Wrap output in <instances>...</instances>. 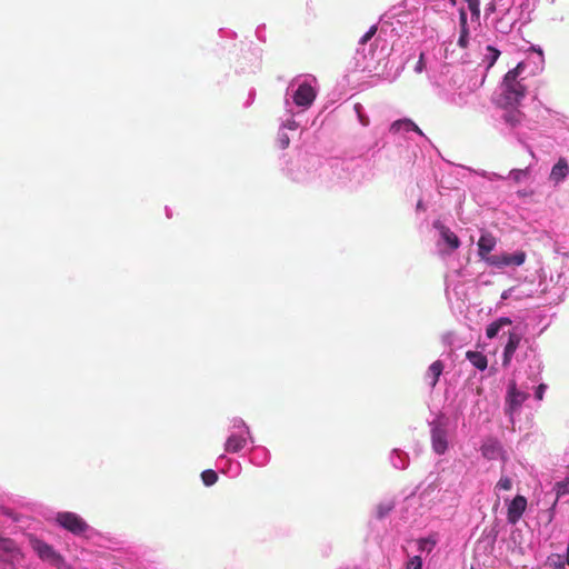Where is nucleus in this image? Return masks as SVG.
Returning <instances> with one entry per match:
<instances>
[{"mask_svg": "<svg viewBox=\"0 0 569 569\" xmlns=\"http://www.w3.org/2000/svg\"><path fill=\"white\" fill-rule=\"evenodd\" d=\"M319 92V83L311 74L295 77L284 93V112L280 118L277 143L284 149L291 137L301 126L300 118L313 104Z\"/></svg>", "mask_w": 569, "mask_h": 569, "instance_id": "1", "label": "nucleus"}, {"mask_svg": "<svg viewBox=\"0 0 569 569\" xmlns=\"http://www.w3.org/2000/svg\"><path fill=\"white\" fill-rule=\"evenodd\" d=\"M377 27L372 26L360 38L356 53L353 56L355 69L360 72L371 73L382 80L395 81L400 71L399 68L395 72L387 71V43L385 40L376 36Z\"/></svg>", "mask_w": 569, "mask_h": 569, "instance_id": "2", "label": "nucleus"}, {"mask_svg": "<svg viewBox=\"0 0 569 569\" xmlns=\"http://www.w3.org/2000/svg\"><path fill=\"white\" fill-rule=\"evenodd\" d=\"M228 432L223 445L226 453H240L249 443H253V436L249 426L239 417H233L230 420Z\"/></svg>", "mask_w": 569, "mask_h": 569, "instance_id": "3", "label": "nucleus"}, {"mask_svg": "<svg viewBox=\"0 0 569 569\" xmlns=\"http://www.w3.org/2000/svg\"><path fill=\"white\" fill-rule=\"evenodd\" d=\"M523 68V62H519L517 67L508 71L503 78L500 103L505 107H513L525 98L526 87L521 83V80H518Z\"/></svg>", "mask_w": 569, "mask_h": 569, "instance_id": "4", "label": "nucleus"}, {"mask_svg": "<svg viewBox=\"0 0 569 569\" xmlns=\"http://www.w3.org/2000/svg\"><path fill=\"white\" fill-rule=\"evenodd\" d=\"M473 89L461 82L460 76H453L451 82L447 87H442L439 97L447 103L462 108L468 104L469 98Z\"/></svg>", "mask_w": 569, "mask_h": 569, "instance_id": "5", "label": "nucleus"}, {"mask_svg": "<svg viewBox=\"0 0 569 569\" xmlns=\"http://www.w3.org/2000/svg\"><path fill=\"white\" fill-rule=\"evenodd\" d=\"M468 7L471 12L470 21H468V14L463 9H461L459 12L460 36L458 39V46L462 49H466L470 46L472 40L471 30L477 29L480 18L478 0H469Z\"/></svg>", "mask_w": 569, "mask_h": 569, "instance_id": "6", "label": "nucleus"}, {"mask_svg": "<svg viewBox=\"0 0 569 569\" xmlns=\"http://www.w3.org/2000/svg\"><path fill=\"white\" fill-rule=\"evenodd\" d=\"M28 541L29 546L41 561L58 569L66 567L64 558L53 548V546L47 543L34 535H29Z\"/></svg>", "mask_w": 569, "mask_h": 569, "instance_id": "7", "label": "nucleus"}, {"mask_svg": "<svg viewBox=\"0 0 569 569\" xmlns=\"http://www.w3.org/2000/svg\"><path fill=\"white\" fill-rule=\"evenodd\" d=\"M23 559L17 543L9 538H0V569H16Z\"/></svg>", "mask_w": 569, "mask_h": 569, "instance_id": "8", "label": "nucleus"}, {"mask_svg": "<svg viewBox=\"0 0 569 569\" xmlns=\"http://www.w3.org/2000/svg\"><path fill=\"white\" fill-rule=\"evenodd\" d=\"M529 386L518 388L516 381H510L508 385L507 397H506V415L513 420V416L520 410L522 403L528 399Z\"/></svg>", "mask_w": 569, "mask_h": 569, "instance_id": "9", "label": "nucleus"}, {"mask_svg": "<svg viewBox=\"0 0 569 569\" xmlns=\"http://www.w3.org/2000/svg\"><path fill=\"white\" fill-rule=\"evenodd\" d=\"M57 523L76 536L91 532L90 526L77 513L70 511L58 512Z\"/></svg>", "mask_w": 569, "mask_h": 569, "instance_id": "10", "label": "nucleus"}, {"mask_svg": "<svg viewBox=\"0 0 569 569\" xmlns=\"http://www.w3.org/2000/svg\"><path fill=\"white\" fill-rule=\"evenodd\" d=\"M502 119L505 123L513 131L517 136L518 140L522 143L526 140L531 139V137L527 133L526 129L529 128L525 116L517 109H510L505 111Z\"/></svg>", "mask_w": 569, "mask_h": 569, "instance_id": "11", "label": "nucleus"}, {"mask_svg": "<svg viewBox=\"0 0 569 569\" xmlns=\"http://www.w3.org/2000/svg\"><path fill=\"white\" fill-rule=\"evenodd\" d=\"M526 261L525 251L501 252L488 258V264L496 268L519 267Z\"/></svg>", "mask_w": 569, "mask_h": 569, "instance_id": "12", "label": "nucleus"}, {"mask_svg": "<svg viewBox=\"0 0 569 569\" xmlns=\"http://www.w3.org/2000/svg\"><path fill=\"white\" fill-rule=\"evenodd\" d=\"M431 427L432 449L438 455H443L448 449L446 425L441 419L433 420Z\"/></svg>", "mask_w": 569, "mask_h": 569, "instance_id": "13", "label": "nucleus"}, {"mask_svg": "<svg viewBox=\"0 0 569 569\" xmlns=\"http://www.w3.org/2000/svg\"><path fill=\"white\" fill-rule=\"evenodd\" d=\"M436 227L439 228L440 238L437 247L441 254H449L459 248L460 240L455 232L445 226H438V223H436Z\"/></svg>", "mask_w": 569, "mask_h": 569, "instance_id": "14", "label": "nucleus"}, {"mask_svg": "<svg viewBox=\"0 0 569 569\" xmlns=\"http://www.w3.org/2000/svg\"><path fill=\"white\" fill-rule=\"evenodd\" d=\"M480 451L483 458L487 460H507L506 451L501 445V442L492 437H489L483 440Z\"/></svg>", "mask_w": 569, "mask_h": 569, "instance_id": "15", "label": "nucleus"}, {"mask_svg": "<svg viewBox=\"0 0 569 569\" xmlns=\"http://www.w3.org/2000/svg\"><path fill=\"white\" fill-rule=\"evenodd\" d=\"M522 340V332L518 330V328H512L508 330V340L503 347L502 352V366L508 367L511 363V360L515 356L516 350L518 349L520 342Z\"/></svg>", "mask_w": 569, "mask_h": 569, "instance_id": "16", "label": "nucleus"}, {"mask_svg": "<svg viewBox=\"0 0 569 569\" xmlns=\"http://www.w3.org/2000/svg\"><path fill=\"white\" fill-rule=\"evenodd\" d=\"M318 166L319 163H298L297 169H288V174L293 181L307 182L317 177Z\"/></svg>", "mask_w": 569, "mask_h": 569, "instance_id": "17", "label": "nucleus"}, {"mask_svg": "<svg viewBox=\"0 0 569 569\" xmlns=\"http://www.w3.org/2000/svg\"><path fill=\"white\" fill-rule=\"evenodd\" d=\"M527 508V499L518 495L507 503V520L511 525H516L522 517Z\"/></svg>", "mask_w": 569, "mask_h": 569, "instance_id": "18", "label": "nucleus"}, {"mask_svg": "<svg viewBox=\"0 0 569 569\" xmlns=\"http://www.w3.org/2000/svg\"><path fill=\"white\" fill-rule=\"evenodd\" d=\"M216 467L230 478H236L241 473V463L236 459L227 457L226 453L217 458Z\"/></svg>", "mask_w": 569, "mask_h": 569, "instance_id": "19", "label": "nucleus"}, {"mask_svg": "<svg viewBox=\"0 0 569 569\" xmlns=\"http://www.w3.org/2000/svg\"><path fill=\"white\" fill-rule=\"evenodd\" d=\"M496 244L497 240L491 233L483 232L480 236L478 241V254L486 263H488V258L493 256L490 254V252L495 249Z\"/></svg>", "mask_w": 569, "mask_h": 569, "instance_id": "20", "label": "nucleus"}, {"mask_svg": "<svg viewBox=\"0 0 569 569\" xmlns=\"http://www.w3.org/2000/svg\"><path fill=\"white\" fill-rule=\"evenodd\" d=\"M249 461L258 467H263L270 461V451L263 446H253L250 450Z\"/></svg>", "mask_w": 569, "mask_h": 569, "instance_id": "21", "label": "nucleus"}, {"mask_svg": "<svg viewBox=\"0 0 569 569\" xmlns=\"http://www.w3.org/2000/svg\"><path fill=\"white\" fill-rule=\"evenodd\" d=\"M443 368H445V366H443L442 361H440V360H436L429 366V368L425 375V381L427 382V385L430 388L436 387V385L439 380V377L441 376V373L443 371Z\"/></svg>", "mask_w": 569, "mask_h": 569, "instance_id": "22", "label": "nucleus"}, {"mask_svg": "<svg viewBox=\"0 0 569 569\" xmlns=\"http://www.w3.org/2000/svg\"><path fill=\"white\" fill-rule=\"evenodd\" d=\"M569 173V166L566 159L560 158L558 162L552 167L550 172V180L558 184L568 176Z\"/></svg>", "mask_w": 569, "mask_h": 569, "instance_id": "23", "label": "nucleus"}, {"mask_svg": "<svg viewBox=\"0 0 569 569\" xmlns=\"http://www.w3.org/2000/svg\"><path fill=\"white\" fill-rule=\"evenodd\" d=\"M512 325V321L508 317H501L497 319L496 321L491 322L487 329H486V336L489 339H493L499 335L500 331H502L506 327H510Z\"/></svg>", "mask_w": 569, "mask_h": 569, "instance_id": "24", "label": "nucleus"}, {"mask_svg": "<svg viewBox=\"0 0 569 569\" xmlns=\"http://www.w3.org/2000/svg\"><path fill=\"white\" fill-rule=\"evenodd\" d=\"M390 130L392 132H395V133H399V132H417L418 134L422 136V132L420 131L418 126L415 122H412L411 120H409V119H402V120L395 121L391 124Z\"/></svg>", "mask_w": 569, "mask_h": 569, "instance_id": "25", "label": "nucleus"}, {"mask_svg": "<svg viewBox=\"0 0 569 569\" xmlns=\"http://www.w3.org/2000/svg\"><path fill=\"white\" fill-rule=\"evenodd\" d=\"M389 459L392 467L396 469L403 470L409 466V456L399 449H393Z\"/></svg>", "mask_w": 569, "mask_h": 569, "instance_id": "26", "label": "nucleus"}, {"mask_svg": "<svg viewBox=\"0 0 569 569\" xmlns=\"http://www.w3.org/2000/svg\"><path fill=\"white\" fill-rule=\"evenodd\" d=\"M513 4V0H491L487 11L507 14Z\"/></svg>", "mask_w": 569, "mask_h": 569, "instance_id": "27", "label": "nucleus"}, {"mask_svg": "<svg viewBox=\"0 0 569 569\" xmlns=\"http://www.w3.org/2000/svg\"><path fill=\"white\" fill-rule=\"evenodd\" d=\"M467 359L479 370H485L488 366L486 356L478 351H468Z\"/></svg>", "mask_w": 569, "mask_h": 569, "instance_id": "28", "label": "nucleus"}, {"mask_svg": "<svg viewBox=\"0 0 569 569\" xmlns=\"http://www.w3.org/2000/svg\"><path fill=\"white\" fill-rule=\"evenodd\" d=\"M530 296H531V292H527V291L522 290L520 287H512V288L505 290L501 293V301L508 300L510 298L520 300V299H523V298L530 297Z\"/></svg>", "mask_w": 569, "mask_h": 569, "instance_id": "29", "label": "nucleus"}, {"mask_svg": "<svg viewBox=\"0 0 569 569\" xmlns=\"http://www.w3.org/2000/svg\"><path fill=\"white\" fill-rule=\"evenodd\" d=\"M499 56H500V51L497 50L496 48H493L491 46H488L486 48V53L483 56L482 63L486 66L487 70L490 69L496 63Z\"/></svg>", "mask_w": 569, "mask_h": 569, "instance_id": "30", "label": "nucleus"}, {"mask_svg": "<svg viewBox=\"0 0 569 569\" xmlns=\"http://www.w3.org/2000/svg\"><path fill=\"white\" fill-rule=\"evenodd\" d=\"M437 540L432 537L421 538L417 541L418 550L420 552L430 553L435 548Z\"/></svg>", "mask_w": 569, "mask_h": 569, "instance_id": "31", "label": "nucleus"}, {"mask_svg": "<svg viewBox=\"0 0 569 569\" xmlns=\"http://www.w3.org/2000/svg\"><path fill=\"white\" fill-rule=\"evenodd\" d=\"M565 560L560 555H551L547 558L546 566L549 569H565Z\"/></svg>", "mask_w": 569, "mask_h": 569, "instance_id": "32", "label": "nucleus"}, {"mask_svg": "<svg viewBox=\"0 0 569 569\" xmlns=\"http://www.w3.org/2000/svg\"><path fill=\"white\" fill-rule=\"evenodd\" d=\"M528 174H529L528 168L512 169V170H510L508 178H510L511 180H513L516 182H520V181H523L525 179H527Z\"/></svg>", "mask_w": 569, "mask_h": 569, "instance_id": "33", "label": "nucleus"}, {"mask_svg": "<svg viewBox=\"0 0 569 569\" xmlns=\"http://www.w3.org/2000/svg\"><path fill=\"white\" fill-rule=\"evenodd\" d=\"M512 488V480L508 476H501L499 481L496 483L495 490L497 492L508 491Z\"/></svg>", "mask_w": 569, "mask_h": 569, "instance_id": "34", "label": "nucleus"}, {"mask_svg": "<svg viewBox=\"0 0 569 569\" xmlns=\"http://www.w3.org/2000/svg\"><path fill=\"white\" fill-rule=\"evenodd\" d=\"M201 479H202L203 483L207 487H209L217 482L218 476H217L216 471L208 469V470L202 471Z\"/></svg>", "mask_w": 569, "mask_h": 569, "instance_id": "35", "label": "nucleus"}, {"mask_svg": "<svg viewBox=\"0 0 569 569\" xmlns=\"http://www.w3.org/2000/svg\"><path fill=\"white\" fill-rule=\"evenodd\" d=\"M353 109L357 114L359 123L363 127H367L369 124V118L365 114L363 107L360 103H356Z\"/></svg>", "mask_w": 569, "mask_h": 569, "instance_id": "36", "label": "nucleus"}, {"mask_svg": "<svg viewBox=\"0 0 569 569\" xmlns=\"http://www.w3.org/2000/svg\"><path fill=\"white\" fill-rule=\"evenodd\" d=\"M405 569H423L421 556L409 557L405 565Z\"/></svg>", "mask_w": 569, "mask_h": 569, "instance_id": "37", "label": "nucleus"}, {"mask_svg": "<svg viewBox=\"0 0 569 569\" xmlns=\"http://www.w3.org/2000/svg\"><path fill=\"white\" fill-rule=\"evenodd\" d=\"M393 508L392 501L382 502L377 507V516L379 518H383L386 515H388Z\"/></svg>", "mask_w": 569, "mask_h": 569, "instance_id": "38", "label": "nucleus"}, {"mask_svg": "<svg viewBox=\"0 0 569 569\" xmlns=\"http://www.w3.org/2000/svg\"><path fill=\"white\" fill-rule=\"evenodd\" d=\"M426 69H427V67H426V62H425V56L421 53L419 57V60L417 61V63L415 66V72L421 73Z\"/></svg>", "mask_w": 569, "mask_h": 569, "instance_id": "39", "label": "nucleus"}, {"mask_svg": "<svg viewBox=\"0 0 569 569\" xmlns=\"http://www.w3.org/2000/svg\"><path fill=\"white\" fill-rule=\"evenodd\" d=\"M546 389H547V386H546L545 383H540V385L536 388V390H535V397H536V399H537V400H539V401H540V400H542V398H543V393H545Z\"/></svg>", "mask_w": 569, "mask_h": 569, "instance_id": "40", "label": "nucleus"}, {"mask_svg": "<svg viewBox=\"0 0 569 569\" xmlns=\"http://www.w3.org/2000/svg\"><path fill=\"white\" fill-rule=\"evenodd\" d=\"M531 50L538 53L539 62H540V63H542V62H543V52H542V49H541L540 47H535V46H532V47H531Z\"/></svg>", "mask_w": 569, "mask_h": 569, "instance_id": "41", "label": "nucleus"}, {"mask_svg": "<svg viewBox=\"0 0 569 569\" xmlns=\"http://www.w3.org/2000/svg\"><path fill=\"white\" fill-rule=\"evenodd\" d=\"M492 176L496 178V179H503L502 176H499V174H496V173H492Z\"/></svg>", "mask_w": 569, "mask_h": 569, "instance_id": "42", "label": "nucleus"}, {"mask_svg": "<svg viewBox=\"0 0 569 569\" xmlns=\"http://www.w3.org/2000/svg\"><path fill=\"white\" fill-rule=\"evenodd\" d=\"M538 381V375H536L532 379V382H537Z\"/></svg>", "mask_w": 569, "mask_h": 569, "instance_id": "43", "label": "nucleus"}, {"mask_svg": "<svg viewBox=\"0 0 569 569\" xmlns=\"http://www.w3.org/2000/svg\"><path fill=\"white\" fill-rule=\"evenodd\" d=\"M563 492H569V486H565Z\"/></svg>", "mask_w": 569, "mask_h": 569, "instance_id": "44", "label": "nucleus"}, {"mask_svg": "<svg viewBox=\"0 0 569 569\" xmlns=\"http://www.w3.org/2000/svg\"><path fill=\"white\" fill-rule=\"evenodd\" d=\"M451 4H455L456 3V0H449Z\"/></svg>", "mask_w": 569, "mask_h": 569, "instance_id": "45", "label": "nucleus"}, {"mask_svg": "<svg viewBox=\"0 0 569 569\" xmlns=\"http://www.w3.org/2000/svg\"><path fill=\"white\" fill-rule=\"evenodd\" d=\"M565 486H569V482H568V483H566Z\"/></svg>", "mask_w": 569, "mask_h": 569, "instance_id": "46", "label": "nucleus"}]
</instances>
